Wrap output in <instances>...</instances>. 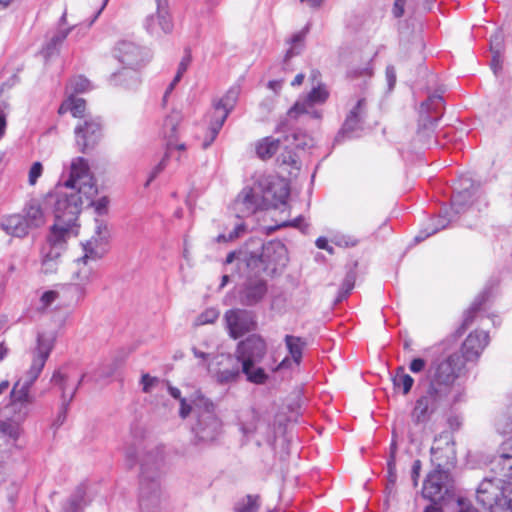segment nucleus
<instances>
[{
    "label": "nucleus",
    "mask_w": 512,
    "mask_h": 512,
    "mask_svg": "<svg viewBox=\"0 0 512 512\" xmlns=\"http://www.w3.org/2000/svg\"><path fill=\"white\" fill-rule=\"evenodd\" d=\"M74 178L60 188L56 194L55 223L51 227L47 246L42 250V270L53 273L57 269V259L66 248L67 241L78 235L77 219L83 203L82 196L72 186Z\"/></svg>",
    "instance_id": "1"
},
{
    "label": "nucleus",
    "mask_w": 512,
    "mask_h": 512,
    "mask_svg": "<svg viewBox=\"0 0 512 512\" xmlns=\"http://www.w3.org/2000/svg\"><path fill=\"white\" fill-rule=\"evenodd\" d=\"M55 339L54 332L38 333L36 347L32 351L31 366L25 378L14 383L9 394V403L4 408L5 415L9 420L23 423L31 414L36 400L31 393V388L54 348Z\"/></svg>",
    "instance_id": "2"
},
{
    "label": "nucleus",
    "mask_w": 512,
    "mask_h": 512,
    "mask_svg": "<svg viewBox=\"0 0 512 512\" xmlns=\"http://www.w3.org/2000/svg\"><path fill=\"white\" fill-rule=\"evenodd\" d=\"M125 461L128 468L140 465V512H160L162 451L157 447L148 448L142 442L133 443L125 449Z\"/></svg>",
    "instance_id": "3"
},
{
    "label": "nucleus",
    "mask_w": 512,
    "mask_h": 512,
    "mask_svg": "<svg viewBox=\"0 0 512 512\" xmlns=\"http://www.w3.org/2000/svg\"><path fill=\"white\" fill-rule=\"evenodd\" d=\"M72 177L75 178L73 179L74 181L72 186L77 191V195L82 196L83 199L81 206L84 204H92L97 214L102 215L106 213L109 204L107 197H102L95 202L92 201L93 197L97 194V187L90 173L88 161L83 157H76L71 161L68 179H66L63 183H59L55 187L54 192L47 196V201L49 203H53L55 206L56 194L58 190L62 187L64 188L66 183L69 182ZM81 209L82 207H80V210Z\"/></svg>",
    "instance_id": "4"
},
{
    "label": "nucleus",
    "mask_w": 512,
    "mask_h": 512,
    "mask_svg": "<svg viewBox=\"0 0 512 512\" xmlns=\"http://www.w3.org/2000/svg\"><path fill=\"white\" fill-rule=\"evenodd\" d=\"M115 57L126 69L113 73L109 78L110 83L126 88L136 87L139 83L136 70L150 60L149 50L131 41H121L115 48Z\"/></svg>",
    "instance_id": "5"
},
{
    "label": "nucleus",
    "mask_w": 512,
    "mask_h": 512,
    "mask_svg": "<svg viewBox=\"0 0 512 512\" xmlns=\"http://www.w3.org/2000/svg\"><path fill=\"white\" fill-rule=\"evenodd\" d=\"M267 353V344L262 336L252 334L240 341L235 351V357L241 363L242 373L247 381L254 384H264L268 375L261 367H256Z\"/></svg>",
    "instance_id": "6"
},
{
    "label": "nucleus",
    "mask_w": 512,
    "mask_h": 512,
    "mask_svg": "<svg viewBox=\"0 0 512 512\" xmlns=\"http://www.w3.org/2000/svg\"><path fill=\"white\" fill-rule=\"evenodd\" d=\"M194 405L203 410L198 416L194 427L195 437L199 442L210 443L217 439L221 433L222 423L215 414L214 403L206 398L200 391H196L191 399Z\"/></svg>",
    "instance_id": "7"
},
{
    "label": "nucleus",
    "mask_w": 512,
    "mask_h": 512,
    "mask_svg": "<svg viewBox=\"0 0 512 512\" xmlns=\"http://www.w3.org/2000/svg\"><path fill=\"white\" fill-rule=\"evenodd\" d=\"M465 367L464 360L458 353L434 360L428 369L429 383L450 394L461 370Z\"/></svg>",
    "instance_id": "8"
},
{
    "label": "nucleus",
    "mask_w": 512,
    "mask_h": 512,
    "mask_svg": "<svg viewBox=\"0 0 512 512\" xmlns=\"http://www.w3.org/2000/svg\"><path fill=\"white\" fill-rule=\"evenodd\" d=\"M245 261L255 273L263 272L272 276L287 263L286 247L279 241L269 242L263 245L261 254H251Z\"/></svg>",
    "instance_id": "9"
},
{
    "label": "nucleus",
    "mask_w": 512,
    "mask_h": 512,
    "mask_svg": "<svg viewBox=\"0 0 512 512\" xmlns=\"http://www.w3.org/2000/svg\"><path fill=\"white\" fill-rule=\"evenodd\" d=\"M476 498L489 512H512V499L505 494L504 479L484 478L478 486Z\"/></svg>",
    "instance_id": "10"
},
{
    "label": "nucleus",
    "mask_w": 512,
    "mask_h": 512,
    "mask_svg": "<svg viewBox=\"0 0 512 512\" xmlns=\"http://www.w3.org/2000/svg\"><path fill=\"white\" fill-rule=\"evenodd\" d=\"M448 396V392L429 383L425 393L416 400L411 414L413 422H426L444 402L448 401Z\"/></svg>",
    "instance_id": "11"
},
{
    "label": "nucleus",
    "mask_w": 512,
    "mask_h": 512,
    "mask_svg": "<svg viewBox=\"0 0 512 512\" xmlns=\"http://www.w3.org/2000/svg\"><path fill=\"white\" fill-rule=\"evenodd\" d=\"M75 144L82 153H87L95 148L102 138V123L100 118L85 117L78 121L74 128Z\"/></svg>",
    "instance_id": "12"
},
{
    "label": "nucleus",
    "mask_w": 512,
    "mask_h": 512,
    "mask_svg": "<svg viewBox=\"0 0 512 512\" xmlns=\"http://www.w3.org/2000/svg\"><path fill=\"white\" fill-rule=\"evenodd\" d=\"M240 93L239 87L230 88L225 96L215 105L213 119L209 126V135L202 143L204 149L208 148L216 139L228 114L234 108Z\"/></svg>",
    "instance_id": "13"
},
{
    "label": "nucleus",
    "mask_w": 512,
    "mask_h": 512,
    "mask_svg": "<svg viewBox=\"0 0 512 512\" xmlns=\"http://www.w3.org/2000/svg\"><path fill=\"white\" fill-rule=\"evenodd\" d=\"M430 452L435 469L449 472L450 468L456 465L455 444L449 433H441L436 436Z\"/></svg>",
    "instance_id": "14"
},
{
    "label": "nucleus",
    "mask_w": 512,
    "mask_h": 512,
    "mask_svg": "<svg viewBox=\"0 0 512 512\" xmlns=\"http://www.w3.org/2000/svg\"><path fill=\"white\" fill-rule=\"evenodd\" d=\"M450 489V475L446 470L434 469L424 481L422 495L424 498L436 503L443 499Z\"/></svg>",
    "instance_id": "15"
},
{
    "label": "nucleus",
    "mask_w": 512,
    "mask_h": 512,
    "mask_svg": "<svg viewBox=\"0 0 512 512\" xmlns=\"http://www.w3.org/2000/svg\"><path fill=\"white\" fill-rule=\"evenodd\" d=\"M229 335L238 339L245 333L255 329L256 323L250 311L244 309H231L224 315Z\"/></svg>",
    "instance_id": "16"
},
{
    "label": "nucleus",
    "mask_w": 512,
    "mask_h": 512,
    "mask_svg": "<svg viewBox=\"0 0 512 512\" xmlns=\"http://www.w3.org/2000/svg\"><path fill=\"white\" fill-rule=\"evenodd\" d=\"M239 425L242 433L245 436L253 435L256 432L265 429L264 434L266 440L271 441L274 438V433L271 431L267 419L261 415L256 409L250 408L241 413L239 416Z\"/></svg>",
    "instance_id": "17"
},
{
    "label": "nucleus",
    "mask_w": 512,
    "mask_h": 512,
    "mask_svg": "<svg viewBox=\"0 0 512 512\" xmlns=\"http://www.w3.org/2000/svg\"><path fill=\"white\" fill-rule=\"evenodd\" d=\"M263 208L262 196L250 187L243 188L233 203V209L239 218L250 216Z\"/></svg>",
    "instance_id": "18"
},
{
    "label": "nucleus",
    "mask_w": 512,
    "mask_h": 512,
    "mask_svg": "<svg viewBox=\"0 0 512 512\" xmlns=\"http://www.w3.org/2000/svg\"><path fill=\"white\" fill-rule=\"evenodd\" d=\"M289 193V186L284 180L276 179L268 182L261 195L264 208L285 206Z\"/></svg>",
    "instance_id": "19"
},
{
    "label": "nucleus",
    "mask_w": 512,
    "mask_h": 512,
    "mask_svg": "<svg viewBox=\"0 0 512 512\" xmlns=\"http://www.w3.org/2000/svg\"><path fill=\"white\" fill-rule=\"evenodd\" d=\"M267 290V282L264 279L249 277L239 291V301L244 306H254L263 300Z\"/></svg>",
    "instance_id": "20"
},
{
    "label": "nucleus",
    "mask_w": 512,
    "mask_h": 512,
    "mask_svg": "<svg viewBox=\"0 0 512 512\" xmlns=\"http://www.w3.org/2000/svg\"><path fill=\"white\" fill-rule=\"evenodd\" d=\"M489 343V335L482 330L471 332L462 344V359L467 361H476Z\"/></svg>",
    "instance_id": "21"
},
{
    "label": "nucleus",
    "mask_w": 512,
    "mask_h": 512,
    "mask_svg": "<svg viewBox=\"0 0 512 512\" xmlns=\"http://www.w3.org/2000/svg\"><path fill=\"white\" fill-rule=\"evenodd\" d=\"M329 96L324 86L314 87L304 98L299 99L288 111L290 117H296L299 114L309 113V108L316 104L324 103Z\"/></svg>",
    "instance_id": "22"
},
{
    "label": "nucleus",
    "mask_w": 512,
    "mask_h": 512,
    "mask_svg": "<svg viewBox=\"0 0 512 512\" xmlns=\"http://www.w3.org/2000/svg\"><path fill=\"white\" fill-rule=\"evenodd\" d=\"M492 470L499 476L512 477V436L500 446L497 456L492 461Z\"/></svg>",
    "instance_id": "23"
},
{
    "label": "nucleus",
    "mask_w": 512,
    "mask_h": 512,
    "mask_svg": "<svg viewBox=\"0 0 512 512\" xmlns=\"http://www.w3.org/2000/svg\"><path fill=\"white\" fill-rule=\"evenodd\" d=\"M476 193L473 183L468 178L460 181V189L452 196L451 210L455 214L464 212L473 203V196Z\"/></svg>",
    "instance_id": "24"
},
{
    "label": "nucleus",
    "mask_w": 512,
    "mask_h": 512,
    "mask_svg": "<svg viewBox=\"0 0 512 512\" xmlns=\"http://www.w3.org/2000/svg\"><path fill=\"white\" fill-rule=\"evenodd\" d=\"M173 26L168 8L157 7L156 13L148 16L145 22V28L151 35L169 34Z\"/></svg>",
    "instance_id": "25"
},
{
    "label": "nucleus",
    "mask_w": 512,
    "mask_h": 512,
    "mask_svg": "<svg viewBox=\"0 0 512 512\" xmlns=\"http://www.w3.org/2000/svg\"><path fill=\"white\" fill-rule=\"evenodd\" d=\"M0 228L6 234L19 238L25 237L30 230L25 217L21 214L3 216L0 219Z\"/></svg>",
    "instance_id": "26"
},
{
    "label": "nucleus",
    "mask_w": 512,
    "mask_h": 512,
    "mask_svg": "<svg viewBox=\"0 0 512 512\" xmlns=\"http://www.w3.org/2000/svg\"><path fill=\"white\" fill-rule=\"evenodd\" d=\"M222 358L225 360L228 368L220 369L216 372V381L222 385L236 382L242 373L241 363L232 355H222Z\"/></svg>",
    "instance_id": "27"
},
{
    "label": "nucleus",
    "mask_w": 512,
    "mask_h": 512,
    "mask_svg": "<svg viewBox=\"0 0 512 512\" xmlns=\"http://www.w3.org/2000/svg\"><path fill=\"white\" fill-rule=\"evenodd\" d=\"M366 108V99H358L355 106L350 110L345 119L342 128L344 133L354 132L362 127L363 120L366 116Z\"/></svg>",
    "instance_id": "28"
},
{
    "label": "nucleus",
    "mask_w": 512,
    "mask_h": 512,
    "mask_svg": "<svg viewBox=\"0 0 512 512\" xmlns=\"http://www.w3.org/2000/svg\"><path fill=\"white\" fill-rule=\"evenodd\" d=\"M93 276V268L85 261L81 262L80 265L77 264V270L73 273L72 280L74 283L70 287L74 288L83 297L85 295V286L93 280Z\"/></svg>",
    "instance_id": "29"
},
{
    "label": "nucleus",
    "mask_w": 512,
    "mask_h": 512,
    "mask_svg": "<svg viewBox=\"0 0 512 512\" xmlns=\"http://www.w3.org/2000/svg\"><path fill=\"white\" fill-rule=\"evenodd\" d=\"M444 100L440 94H433L421 104L422 112L427 114L428 121L436 124L442 115Z\"/></svg>",
    "instance_id": "30"
},
{
    "label": "nucleus",
    "mask_w": 512,
    "mask_h": 512,
    "mask_svg": "<svg viewBox=\"0 0 512 512\" xmlns=\"http://www.w3.org/2000/svg\"><path fill=\"white\" fill-rule=\"evenodd\" d=\"M85 110L86 102L84 99L70 96L60 105L58 113L63 115L66 112H70L73 117L79 118V120H81L87 117L85 115Z\"/></svg>",
    "instance_id": "31"
},
{
    "label": "nucleus",
    "mask_w": 512,
    "mask_h": 512,
    "mask_svg": "<svg viewBox=\"0 0 512 512\" xmlns=\"http://www.w3.org/2000/svg\"><path fill=\"white\" fill-rule=\"evenodd\" d=\"M24 212L25 215H23V217H25L30 229L38 228L44 224V213L40 203L37 200L33 199L29 201L24 209Z\"/></svg>",
    "instance_id": "32"
},
{
    "label": "nucleus",
    "mask_w": 512,
    "mask_h": 512,
    "mask_svg": "<svg viewBox=\"0 0 512 512\" xmlns=\"http://www.w3.org/2000/svg\"><path fill=\"white\" fill-rule=\"evenodd\" d=\"M449 216V212L445 211L444 215H440L431 225H429L424 230H421L416 236L415 241L421 242L425 240L427 237L434 235L438 231L447 227L452 218H447Z\"/></svg>",
    "instance_id": "33"
},
{
    "label": "nucleus",
    "mask_w": 512,
    "mask_h": 512,
    "mask_svg": "<svg viewBox=\"0 0 512 512\" xmlns=\"http://www.w3.org/2000/svg\"><path fill=\"white\" fill-rule=\"evenodd\" d=\"M280 141L273 137H265L256 145V153L259 158L266 160L271 158L279 149Z\"/></svg>",
    "instance_id": "34"
},
{
    "label": "nucleus",
    "mask_w": 512,
    "mask_h": 512,
    "mask_svg": "<svg viewBox=\"0 0 512 512\" xmlns=\"http://www.w3.org/2000/svg\"><path fill=\"white\" fill-rule=\"evenodd\" d=\"M20 424L21 423H15L9 419L6 421H0V432L8 447L19 438L22 431Z\"/></svg>",
    "instance_id": "35"
},
{
    "label": "nucleus",
    "mask_w": 512,
    "mask_h": 512,
    "mask_svg": "<svg viewBox=\"0 0 512 512\" xmlns=\"http://www.w3.org/2000/svg\"><path fill=\"white\" fill-rule=\"evenodd\" d=\"M261 507V498L257 494H248L237 501L235 512H258Z\"/></svg>",
    "instance_id": "36"
},
{
    "label": "nucleus",
    "mask_w": 512,
    "mask_h": 512,
    "mask_svg": "<svg viewBox=\"0 0 512 512\" xmlns=\"http://www.w3.org/2000/svg\"><path fill=\"white\" fill-rule=\"evenodd\" d=\"M284 341L292 357V361L296 365H299L302 358V351L306 343L302 338L292 335H286Z\"/></svg>",
    "instance_id": "37"
},
{
    "label": "nucleus",
    "mask_w": 512,
    "mask_h": 512,
    "mask_svg": "<svg viewBox=\"0 0 512 512\" xmlns=\"http://www.w3.org/2000/svg\"><path fill=\"white\" fill-rule=\"evenodd\" d=\"M393 385L395 388H402L404 395H407L414 384V379L407 373H405L404 367H397L395 374L392 378Z\"/></svg>",
    "instance_id": "38"
},
{
    "label": "nucleus",
    "mask_w": 512,
    "mask_h": 512,
    "mask_svg": "<svg viewBox=\"0 0 512 512\" xmlns=\"http://www.w3.org/2000/svg\"><path fill=\"white\" fill-rule=\"evenodd\" d=\"M86 377H87V375L83 374L81 376V378L79 379L76 387L71 391L69 396L64 395V401H61L60 411H59V413L57 415V418L55 420V425L60 426V425H62L65 422L66 416H67V413H68V409H69V405L73 401L74 396H75V394H76V392L78 390V387L82 384V382L85 380Z\"/></svg>",
    "instance_id": "39"
},
{
    "label": "nucleus",
    "mask_w": 512,
    "mask_h": 512,
    "mask_svg": "<svg viewBox=\"0 0 512 512\" xmlns=\"http://www.w3.org/2000/svg\"><path fill=\"white\" fill-rule=\"evenodd\" d=\"M484 302V296L477 297L471 304L470 308L464 313L463 322L460 328L457 330V334L461 335L464 331L472 324L475 315L480 310L482 303Z\"/></svg>",
    "instance_id": "40"
},
{
    "label": "nucleus",
    "mask_w": 512,
    "mask_h": 512,
    "mask_svg": "<svg viewBox=\"0 0 512 512\" xmlns=\"http://www.w3.org/2000/svg\"><path fill=\"white\" fill-rule=\"evenodd\" d=\"M308 32V27L304 28L303 30L295 33L289 40L288 44L290 45V48L287 50L284 62H287L290 58L300 53L301 45L304 41V38Z\"/></svg>",
    "instance_id": "41"
},
{
    "label": "nucleus",
    "mask_w": 512,
    "mask_h": 512,
    "mask_svg": "<svg viewBox=\"0 0 512 512\" xmlns=\"http://www.w3.org/2000/svg\"><path fill=\"white\" fill-rule=\"evenodd\" d=\"M97 239H91L83 245L84 255L77 259L76 264L80 265L81 262L88 263L89 260L96 261L102 257V253L97 250Z\"/></svg>",
    "instance_id": "42"
},
{
    "label": "nucleus",
    "mask_w": 512,
    "mask_h": 512,
    "mask_svg": "<svg viewBox=\"0 0 512 512\" xmlns=\"http://www.w3.org/2000/svg\"><path fill=\"white\" fill-rule=\"evenodd\" d=\"M182 121V115L178 111L171 112L164 120V131L169 137H174L177 131V127Z\"/></svg>",
    "instance_id": "43"
},
{
    "label": "nucleus",
    "mask_w": 512,
    "mask_h": 512,
    "mask_svg": "<svg viewBox=\"0 0 512 512\" xmlns=\"http://www.w3.org/2000/svg\"><path fill=\"white\" fill-rule=\"evenodd\" d=\"M51 382L58 386L61 390V401H64V395H67L69 396V394L71 393V391L76 387L74 386L73 388H69L68 386V376L63 373L62 371L58 370L56 372H54L52 378H51Z\"/></svg>",
    "instance_id": "44"
},
{
    "label": "nucleus",
    "mask_w": 512,
    "mask_h": 512,
    "mask_svg": "<svg viewBox=\"0 0 512 512\" xmlns=\"http://www.w3.org/2000/svg\"><path fill=\"white\" fill-rule=\"evenodd\" d=\"M84 505V493L79 490L72 495L63 506L62 512H81Z\"/></svg>",
    "instance_id": "45"
},
{
    "label": "nucleus",
    "mask_w": 512,
    "mask_h": 512,
    "mask_svg": "<svg viewBox=\"0 0 512 512\" xmlns=\"http://www.w3.org/2000/svg\"><path fill=\"white\" fill-rule=\"evenodd\" d=\"M291 144L297 149H306L313 146V139L301 130L294 131L291 134Z\"/></svg>",
    "instance_id": "46"
},
{
    "label": "nucleus",
    "mask_w": 512,
    "mask_h": 512,
    "mask_svg": "<svg viewBox=\"0 0 512 512\" xmlns=\"http://www.w3.org/2000/svg\"><path fill=\"white\" fill-rule=\"evenodd\" d=\"M356 276L355 273L350 271L346 274L344 281L339 289L337 296V302H341L349 295L355 285Z\"/></svg>",
    "instance_id": "47"
},
{
    "label": "nucleus",
    "mask_w": 512,
    "mask_h": 512,
    "mask_svg": "<svg viewBox=\"0 0 512 512\" xmlns=\"http://www.w3.org/2000/svg\"><path fill=\"white\" fill-rule=\"evenodd\" d=\"M491 53H503L504 51V35L497 30L490 38Z\"/></svg>",
    "instance_id": "48"
},
{
    "label": "nucleus",
    "mask_w": 512,
    "mask_h": 512,
    "mask_svg": "<svg viewBox=\"0 0 512 512\" xmlns=\"http://www.w3.org/2000/svg\"><path fill=\"white\" fill-rule=\"evenodd\" d=\"M69 86L74 92L83 93L90 88V81L85 77L78 76L70 80Z\"/></svg>",
    "instance_id": "49"
},
{
    "label": "nucleus",
    "mask_w": 512,
    "mask_h": 512,
    "mask_svg": "<svg viewBox=\"0 0 512 512\" xmlns=\"http://www.w3.org/2000/svg\"><path fill=\"white\" fill-rule=\"evenodd\" d=\"M219 316V313L215 309H208L201 313L196 320L197 325H205L213 323Z\"/></svg>",
    "instance_id": "50"
},
{
    "label": "nucleus",
    "mask_w": 512,
    "mask_h": 512,
    "mask_svg": "<svg viewBox=\"0 0 512 512\" xmlns=\"http://www.w3.org/2000/svg\"><path fill=\"white\" fill-rule=\"evenodd\" d=\"M244 230H245V225L243 223H239L235 226L233 231H231L228 235L220 234L217 237V241L218 242L232 241V240L238 238L243 233Z\"/></svg>",
    "instance_id": "51"
},
{
    "label": "nucleus",
    "mask_w": 512,
    "mask_h": 512,
    "mask_svg": "<svg viewBox=\"0 0 512 512\" xmlns=\"http://www.w3.org/2000/svg\"><path fill=\"white\" fill-rule=\"evenodd\" d=\"M159 382L157 377L150 376L148 373L142 374L141 385L144 393H150L155 385Z\"/></svg>",
    "instance_id": "52"
},
{
    "label": "nucleus",
    "mask_w": 512,
    "mask_h": 512,
    "mask_svg": "<svg viewBox=\"0 0 512 512\" xmlns=\"http://www.w3.org/2000/svg\"><path fill=\"white\" fill-rule=\"evenodd\" d=\"M58 298V292L46 291L40 298V309H47Z\"/></svg>",
    "instance_id": "53"
},
{
    "label": "nucleus",
    "mask_w": 512,
    "mask_h": 512,
    "mask_svg": "<svg viewBox=\"0 0 512 512\" xmlns=\"http://www.w3.org/2000/svg\"><path fill=\"white\" fill-rule=\"evenodd\" d=\"M167 161L168 153H166L162 160L152 169L145 186H148L165 169Z\"/></svg>",
    "instance_id": "54"
},
{
    "label": "nucleus",
    "mask_w": 512,
    "mask_h": 512,
    "mask_svg": "<svg viewBox=\"0 0 512 512\" xmlns=\"http://www.w3.org/2000/svg\"><path fill=\"white\" fill-rule=\"evenodd\" d=\"M195 393H193L189 399V402H188V399L185 398V399H181L180 401V409H179V416L182 418V419H186L191 411H192V405L191 404H194L191 399H193L195 397Z\"/></svg>",
    "instance_id": "55"
},
{
    "label": "nucleus",
    "mask_w": 512,
    "mask_h": 512,
    "mask_svg": "<svg viewBox=\"0 0 512 512\" xmlns=\"http://www.w3.org/2000/svg\"><path fill=\"white\" fill-rule=\"evenodd\" d=\"M96 237L92 239H97L99 241H105L108 237L107 225L104 221L96 219V227H95Z\"/></svg>",
    "instance_id": "56"
},
{
    "label": "nucleus",
    "mask_w": 512,
    "mask_h": 512,
    "mask_svg": "<svg viewBox=\"0 0 512 512\" xmlns=\"http://www.w3.org/2000/svg\"><path fill=\"white\" fill-rule=\"evenodd\" d=\"M277 162L281 165L294 166L297 163V156L292 151H286L285 153H282L280 156H278Z\"/></svg>",
    "instance_id": "57"
},
{
    "label": "nucleus",
    "mask_w": 512,
    "mask_h": 512,
    "mask_svg": "<svg viewBox=\"0 0 512 512\" xmlns=\"http://www.w3.org/2000/svg\"><path fill=\"white\" fill-rule=\"evenodd\" d=\"M42 170H43V168H42V164L40 162L33 163V165L31 166V168L29 170V184L30 185H34L37 182V179L42 174Z\"/></svg>",
    "instance_id": "58"
},
{
    "label": "nucleus",
    "mask_w": 512,
    "mask_h": 512,
    "mask_svg": "<svg viewBox=\"0 0 512 512\" xmlns=\"http://www.w3.org/2000/svg\"><path fill=\"white\" fill-rule=\"evenodd\" d=\"M387 470H388V483L390 485H394L397 480L396 461H394L393 459H389L387 462Z\"/></svg>",
    "instance_id": "59"
},
{
    "label": "nucleus",
    "mask_w": 512,
    "mask_h": 512,
    "mask_svg": "<svg viewBox=\"0 0 512 512\" xmlns=\"http://www.w3.org/2000/svg\"><path fill=\"white\" fill-rule=\"evenodd\" d=\"M73 26L72 27H69L67 29H61L59 30L52 38V44L53 45H61L63 43V41L67 38L68 34L70 33V31L72 30Z\"/></svg>",
    "instance_id": "60"
},
{
    "label": "nucleus",
    "mask_w": 512,
    "mask_h": 512,
    "mask_svg": "<svg viewBox=\"0 0 512 512\" xmlns=\"http://www.w3.org/2000/svg\"><path fill=\"white\" fill-rule=\"evenodd\" d=\"M492 59H491V68L494 72V74H498L502 70V54L503 53H491Z\"/></svg>",
    "instance_id": "61"
},
{
    "label": "nucleus",
    "mask_w": 512,
    "mask_h": 512,
    "mask_svg": "<svg viewBox=\"0 0 512 512\" xmlns=\"http://www.w3.org/2000/svg\"><path fill=\"white\" fill-rule=\"evenodd\" d=\"M426 361L423 358H414L410 364L409 369L412 373H419L424 370Z\"/></svg>",
    "instance_id": "62"
},
{
    "label": "nucleus",
    "mask_w": 512,
    "mask_h": 512,
    "mask_svg": "<svg viewBox=\"0 0 512 512\" xmlns=\"http://www.w3.org/2000/svg\"><path fill=\"white\" fill-rule=\"evenodd\" d=\"M386 80L389 90H392L396 83V71L392 65H389L386 68Z\"/></svg>",
    "instance_id": "63"
},
{
    "label": "nucleus",
    "mask_w": 512,
    "mask_h": 512,
    "mask_svg": "<svg viewBox=\"0 0 512 512\" xmlns=\"http://www.w3.org/2000/svg\"><path fill=\"white\" fill-rule=\"evenodd\" d=\"M357 243H358V241L351 236H340V237H337V240H336L337 245L345 246V247L355 246Z\"/></svg>",
    "instance_id": "64"
}]
</instances>
